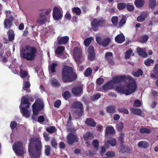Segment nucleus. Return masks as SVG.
Masks as SVG:
<instances>
[{
  "mask_svg": "<svg viewBox=\"0 0 158 158\" xmlns=\"http://www.w3.org/2000/svg\"><path fill=\"white\" fill-rule=\"evenodd\" d=\"M156 5V0H150L149 6L152 8H153Z\"/></svg>",
  "mask_w": 158,
  "mask_h": 158,
  "instance_id": "57",
  "label": "nucleus"
},
{
  "mask_svg": "<svg viewBox=\"0 0 158 158\" xmlns=\"http://www.w3.org/2000/svg\"><path fill=\"white\" fill-rule=\"evenodd\" d=\"M64 50V48L63 46H59L57 50L55 51V53L56 54L61 55L63 54Z\"/></svg>",
  "mask_w": 158,
  "mask_h": 158,
  "instance_id": "28",
  "label": "nucleus"
},
{
  "mask_svg": "<svg viewBox=\"0 0 158 158\" xmlns=\"http://www.w3.org/2000/svg\"><path fill=\"white\" fill-rule=\"evenodd\" d=\"M131 112L136 115H141L142 111L140 109L138 108H132L131 109Z\"/></svg>",
  "mask_w": 158,
  "mask_h": 158,
  "instance_id": "32",
  "label": "nucleus"
},
{
  "mask_svg": "<svg viewBox=\"0 0 158 158\" xmlns=\"http://www.w3.org/2000/svg\"><path fill=\"white\" fill-rule=\"evenodd\" d=\"M82 60V59L80 60V62L79 64H77L78 69L79 71H82L84 69V66L82 65H80Z\"/></svg>",
  "mask_w": 158,
  "mask_h": 158,
  "instance_id": "62",
  "label": "nucleus"
},
{
  "mask_svg": "<svg viewBox=\"0 0 158 158\" xmlns=\"http://www.w3.org/2000/svg\"><path fill=\"white\" fill-rule=\"evenodd\" d=\"M101 97V95L99 94L94 95L91 97V99L93 101H95Z\"/></svg>",
  "mask_w": 158,
  "mask_h": 158,
  "instance_id": "52",
  "label": "nucleus"
},
{
  "mask_svg": "<svg viewBox=\"0 0 158 158\" xmlns=\"http://www.w3.org/2000/svg\"><path fill=\"white\" fill-rule=\"evenodd\" d=\"M154 61L153 60L150 58H149L145 60L144 63L145 65L147 66H149L151 64H153L154 63Z\"/></svg>",
  "mask_w": 158,
  "mask_h": 158,
  "instance_id": "43",
  "label": "nucleus"
},
{
  "mask_svg": "<svg viewBox=\"0 0 158 158\" xmlns=\"http://www.w3.org/2000/svg\"><path fill=\"white\" fill-rule=\"evenodd\" d=\"M115 40L118 43L121 44L125 41V37L123 34L122 33L116 36Z\"/></svg>",
  "mask_w": 158,
  "mask_h": 158,
  "instance_id": "20",
  "label": "nucleus"
},
{
  "mask_svg": "<svg viewBox=\"0 0 158 158\" xmlns=\"http://www.w3.org/2000/svg\"><path fill=\"white\" fill-rule=\"evenodd\" d=\"M42 148L40 138L34 137L31 139L28 145V152L31 158H40L42 154Z\"/></svg>",
  "mask_w": 158,
  "mask_h": 158,
  "instance_id": "2",
  "label": "nucleus"
},
{
  "mask_svg": "<svg viewBox=\"0 0 158 158\" xmlns=\"http://www.w3.org/2000/svg\"><path fill=\"white\" fill-rule=\"evenodd\" d=\"M62 75L63 81L64 82L71 81L76 77V75L73 72L72 68L67 66L64 67L63 69Z\"/></svg>",
  "mask_w": 158,
  "mask_h": 158,
  "instance_id": "3",
  "label": "nucleus"
},
{
  "mask_svg": "<svg viewBox=\"0 0 158 158\" xmlns=\"http://www.w3.org/2000/svg\"><path fill=\"white\" fill-rule=\"evenodd\" d=\"M30 86V84L29 82L28 81H26L25 83H23L22 90H24L27 91L28 92H30V90L28 89V88Z\"/></svg>",
  "mask_w": 158,
  "mask_h": 158,
  "instance_id": "27",
  "label": "nucleus"
},
{
  "mask_svg": "<svg viewBox=\"0 0 158 158\" xmlns=\"http://www.w3.org/2000/svg\"><path fill=\"white\" fill-rule=\"evenodd\" d=\"M92 70L90 68H88L84 73L85 76L88 77L92 73Z\"/></svg>",
  "mask_w": 158,
  "mask_h": 158,
  "instance_id": "44",
  "label": "nucleus"
},
{
  "mask_svg": "<svg viewBox=\"0 0 158 158\" xmlns=\"http://www.w3.org/2000/svg\"><path fill=\"white\" fill-rule=\"evenodd\" d=\"M104 80L103 78H98L97 81V83L98 85H101L104 82Z\"/></svg>",
  "mask_w": 158,
  "mask_h": 158,
  "instance_id": "64",
  "label": "nucleus"
},
{
  "mask_svg": "<svg viewBox=\"0 0 158 158\" xmlns=\"http://www.w3.org/2000/svg\"><path fill=\"white\" fill-rule=\"evenodd\" d=\"M51 144L53 147L56 148L57 144L54 138H53L51 141Z\"/></svg>",
  "mask_w": 158,
  "mask_h": 158,
  "instance_id": "59",
  "label": "nucleus"
},
{
  "mask_svg": "<svg viewBox=\"0 0 158 158\" xmlns=\"http://www.w3.org/2000/svg\"><path fill=\"white\" fill-rule=\"evenodd\" d=\"M51 84L54 86H57L59 85V83L56 79H52L51 81Z\"/></svg>",
  "mask_w": 158,
  "mask_h": 158,
  "instance_id": "60",
  "label": "nucleus"
},
{
  "mask_svg": "<svg viewBox=\"0 0 158 158\" xmlns=\"http://www.w3.org/2000/svg\"><path fill=\"white\" fill-rule=\"evenodd\" d=\"M148 39V36L147 35H143L142 37V39L140 40V42L142 43H145L147 41Z\"/></svg>",
  "mask_w": 158,
  "mask_h": 158,
  "instance_id": "56",
  "label": "nucleus"
},
{
  "mask_svg": "<svg viewBox=\"0 0 158 158\" xmlns=\"http://www.w3.org/2000/svg\"><path fill=\"white\" fill-rule=\"evenodd\" d=\"M139 131L142 133L149 134L151 132V131L146 128L143 127L140 129Z\"/></svg>",
  "mask_w": 158,
  "mask_h": 158,
  "instance_id": "41",
  "label": "nucleus"
},
{
  "mask_svg": "<svg viewBox=\"0 0 158 158\" xmlns=\"http://www.w3.org/2000/svg\"><path fill=\"white\" fill-rule=\"evenodd\" d=\"M20 69V74L21 77L23 78H26V79H29V76L28 75L27 72L26 71H24L23 70V69H25L24 68V66L23 65H21L19 67Z\"/></svg>",
  "mask_w": 158,
  "mask_h": 158,
  "instance_id": "18",
  "label": "nucleus"
},
{
  "mask_svg": "<svg viewBox=\"0 0 158 158\" xmlns=\"http://www.w3.org/2000/svg\"><path fill=\"white\" fill-rule=\"evenodd\" d=\"M126 6V4L123 2L118 3L117 5L118 9L120 10L123 9Z\"/></svg>",
  "mask_w": 158,
  "mask_h": 158,
  "instance_id": "47",
  "label": "nucleus"
},
{
  "mask_svg": "<svg viewBox=\"0 0 158 158\" xmlns=\"http://www.w3.org/2000/svg\"><path fill=\"white\" fill-rule=\"evenodd\" d=\"M85 123L87 125L93 127H95L96 125V123L94 120L90 118L86 119L85 121Z\"/></svg>",
  "mask_w": 158,
  "mask_h": 158,
  "instance_id": "23",
  "label": "nucleus"
},
{
  "mask_svg": "<svg viewBox=\"0 0 158 158\" xmlns=\"http://www.w3.org/2000/svg\"><path fill=\"white\" fill-rule=\"evenodd\" d=\"M56 128L54 127H50L46 128V130L50 133H52L54 132Z\"/></svg>",
  "mask_w": 158,
  "mask_h": 158,
  "instance_id": "51",
  "label": "nucleus"
},
{
  "mask_svg": "<svg viewBox=\"0 0 158 158\" xmlns=\"http://www.w3.org/2000/svg\"><path fill=\"white\" fill-rule=\"evenodd\" d=\"M82 87L80 86L73 88L72 89V92L75 96H80L82 93Z\"/></svg>",
  "mask_w": 158,
  "mask_h": 158,
  "instance_id": "16",
  "label": "nucleus"
},
{
  "mask_svg": "<svg viewBox=\"0 0 158 158\" xmlns=\"http://www.w3.org/2000/svg\"><path fill=\"white\" fill-rule=\"evenodd\" d=\"M72 11L73 13H74L77 15H80L81 13L80 9L77 7L73 8L72 9Z\"/></svg>",
  "mask_w": 158,
  "mask_h": 158,
  "instance_id": "39",
  "label": "nucleus"
},
{
  "mask_svg": "<svg viewBox=\"0 0 158 158\" xmlns=\"http://www.w3.org/2000/svg\"><path fill=\"white\" fill-rule=\"evenodd\" d=\"M110 41V40L109 38L105 39L101 43V45L104 47L107 46Z\"/></svg>",
  "mask_w": 158,
  "mask_h": 158,
  "instance_id": "35",
  "label": "nucleus"
},
{
  "mask_svg": "<svg viewBox=\"0 0 158 158\" xmlns=\"http://www.w3.org/2000/svg\"><path fill=\"white\" fill-rule=\"evenodd\" d=\"M145 17L144 16L141 15L138 17L137 18V20L139 22H142L145 19Z\"/></svg>",
  "mask_w": 158,
  "mask_h": 158,
  "instance_id": "61",
  "label": "nucleus"
},
{
  "mask_svg": "<svg viewBox=\"0 0 158 158\" xmlns=\"http://www.w3.org/2000/svg\"><path fill=\"white\" fill-rule=\"evenodd\" d=\"M69 37L68 36L58 37L57 39L58 43L60 45L65 44L69 41Z\"/></svg>",
  "mask_w": 158,
  "mask_h": 158,
  "instance_id": "17",
  "label": "nucleus"
},
{
  "mask_svg": "<svg viewBox=\"0 0 158 158\" xmlns=\"http://www.w3.org/2000/svg\"><path fill=\"white\" fill-rule=\"evenodd\" d=\"M106 157H102L101 158H110L114 156L115 153L114 152L112 151H109L107 152L106 153Z\"/></svg>",
  "mask_w": 158,
  "mask_h": 158,
  "instance_id": "36",
  "label": "nucleus"
},
{
  "mask_svg": "<svg viewBox=\"0 0 158 158\" xmlns=\"http://www.w3.org/2000/svg\"><path fill=\"white\" fill-rule=\"evenodd\" d=\"M88 57L89 60H93L95 57V54L94 52L89 53Z\"/></svg>",
  "mask_w": 158,
  "mask_h": 158,
  "instance_id": "54",
  "label": "nucleus"
},
{
  "mask_svg": "<svg viewBox=\"0 0 158 158\" xmlns=\"http://www.w3.org/2000/svg\"><path fill=\"white\" fill-rule=\"evenodd\" d=\"M11 67H12L11 69V71L14 74H17L18 73V64L17 63H15V65L14 67H13V65L12 64L10 65Z\"/></svg>",
  "mask_w": 158,
  "mask_h": 158,
  "instance_id": "38",
  "label": "nucleus"
},
{
  "mask_svg": "<svg viewBox=\"0 0 158 158\" xmlns=\"http://www.w3.org/2000/svg\"><path fill=\"white\" fill-rule=\"evenodd\" d=\"M8 38L9 41H11L14 39L15 35L14 31L12 30H9L8 32Z\"/></svg>",
  "mask_w": 158,
  "mask_h": 158,
  "instance_id": "31",
  "label": "nucleus"
},
{
  "mask_svg": "<svg viewBox=\"0 0 158 158\" xmlns=\"http://www.w3.org/2000/svg\"><path fill=\"white\" fill-rule=\"evenodd\" d=\"M13 20L10 19L6 18L4 20V25L5 27L6 28H9L12 24V22Z\"/></svg>",
  "mask_w": 158,
  "mask_h": 158,
  "instance_id": "25",
  "label": "nucleus"
},
{
  "mask_svg": "<svg viewBox=\"0 0 158 158\" xmlns=\"http://www.w3.org/2000/svg\"><path fill=\"white\" fill-rule=\"evenodd\" d=\"M73 108H77L78 109L77 114L79 116H81L83 112V105L79 102H75L72 106Z\"/></svg>",
  "mask_w": 158,
  "mask_h": 158,
  "instance_id": "13",
  "label": "nucleus"
},
{
  "mask_svg": "<svg viewBox=\"0 0 158 158\" xmlns=\"http://www.w3.org/2000/svg\"><path fill=\"white\" fill-rule=\"evenodd\" d=\"M36 53L35 47L27 46L25 47L23 53H20V56L27 60H31L36 56Z\"/></svg>",
  "mask_w": 158,
  "mask_h": 158,
  "instance_id": "4",
  "label": "nucleus"
},
{
  "mask_svg": "<svg viewBox=\"0 0 158 158\" xmlns=\"http://www.w3.org/2000/svg\"><path fill=\"white\" fill-rule=\"evenodd\" d=\"M13 149L16 155L20 156H23L26 152L23 144L19 142H16L14 143Z\"/></svg>",
  "mask_w": 158,
  "mask_h": 158,
  "instance_id": "7",
  "label": "nucleus"
},
{
  "mask_svg": "<svg viewBox=\"0 0 158 158\" xmlns=\"http://www.w3.org/2000/svg\"><path fill=\"white\" fill-rule=\"evenodd\" d=\"M114 86L112 83V82L109 81L104 84L102 87V92H106L109 90L112 89L114 88Z\"/></svg>",
  "mask_w": 158,
  "mask_h": 158,
  "instance_id": "15",
  "label": "nucleus"
},
{
  "mask_svg": "<svg viewBox=\"0 0 158 158\" xmlns=\"http://www.w3.org/2000/svg\"><path fill=\"white\" fill-rule=\"evenodd\" d=\"M106 21L102 19H94L91 23V25L93 30L96 31L98 30V26H102L105 23Z\"/></svg>",
  "mask_w": 158,
  "mask_h": 158,
  "instance_id": "9",
  "label": "nucleus"
},
{
  "mask_svg": "<svg viewBox=\"0 0 158 158\" xmlns=\"http://www.w3.org/2000/svg\"><path fill=\"white\" fill-rule=\"evenodd\" d=\"M149 144L145 141H140L138 144V146L139 148H146L149 146Z\"/></svg>",
  "mask_w": 158,
  "mask_h": 158,
  "instance_id": "26",
  "label": "nucleus"
},
{
  "mask_svg": "<svg viewBox=\"0 0 158 158\" xmlns=\"http://www.w3.org/2000/svg\"><path fill=\"white\" fill-rule=\"evenodd\" d=\"M28 99L29 97L28 95H26L22 97L21 99V105L19 106V108L21 109V112L23 114V115L26 118L29 117L30 113L29 110L26 109L24 108H22V106L23 104L27 105L26 108H29L30 104L29 102Z\"/></svg>",
  "mask_w": 158,
  "mask_h": 158,
  "instance_id": "6",
  "label": "nucleus"
},
{
  "mask_svg": "<svg viewBox=\"0 0 158 158\" xmlns=\"http://www.w3.org/2000/svg\"><path fill=\"white\" fill-rule=\"evenodd\" d=\"M93 40V38L92 37L88 38L85 39L84 41L85 45L87 47L90 44L91 41Z\"/></svg>",
  "mask_w": 158,
  "mask_h": 158,
  "instance_id": "40",
  "label": "nucleus"
},
{
  "mask_svg": "<svg viewBox=\"0 0 158 158\" xmlns=\"http://www.w3.org/2000/svg\"><path fill=\"white\" fill-rule=\"evenodd\" d=\"M115 133L114 129L111 126H108L106 127L105 136H107L108 134H114Z\"/></svg>",
  "mask_w": 158,
  "mask_h": 158,
  "instance_id": "22",
  "label": "nucleus"
},
{
  "mask_svg": "<svg viewBox=\"0 0 158 158\" xmlns=\"http://www.w3.org/2000/svg\"><path fill=\"white\" fill-rule=\"evenodd\" d=\"M5 13L6 15V18L10 19L11 20H13V18L12 16V14L9 10H6L5 11Z\"/></svg>",
  "mask_w": 158,
  "mask_h": 158,
  "instance_id": "42",
  "label": "nucleus"
},
{
  "mask_svg": "<svg viewBox=\"0 0 158 158\" xmlns=\"http://www.w3.org/2000/svg\"><path fill=\"white\" fill-rule=\"evenodd\" d=\"M79 139L73 134H70L67 136V142L69 145H72L73 143L78 141Z\"/></svg>",
  "mask_w": 158,
  "mask_h": 158,
  "instance_id": "10",
  "label": "nucleus"
},
{
  "mask_svg": "<svg viewBox=\"0 0 158 158\" xmlns=\"http://www.w3.org/2000/svg\"><path fill=\"white\" fill-rule=\"evenodd\" d=\"M32 107L33 112L32 118L33 120H36L37 116L38 115L39 111L42 109L44 107L42 101L40 99L36 100L33 105Z\"/></svg>",
  "mask_w": 158,
  "mask_h": 158,
  "instance_id": "5",
  "label": "nucleus"
},
{
  "mask_svg": "<svg viewBox=\"0 0 158 158\" xmlns=\"http://www.w3.org/2000/svg\"><path fill=\"white\" fill-rule=\"evenodd\" d=\"M49 18V16L45 15L44 13H41L40 14L37 22L40 24H43L47 21Z\"/></svg>",
  "mask_w": 158,
  "mask_h": 158,
  "instance_id": "12",
  "label": "nucleus"
},
{
  "mask_svg": "<svg viewBox=\"0 0 158 158\" xmlns=\"http://www.w3.org/2000/svg\"><path fill=\"white\" fill-rule=\"evenodd\" d=\"M73 56L77 64H79L80 62V60L83 59L82 56L81 49L78 48H75L73 51Z\"/></svg>",
  "mask_w": 158,
  "mask_h": 158,
  "instance_id": "8",
  "label": "nucleus"
},
{
  "mask_svg": "<svg viewBox=\"0 0 158 158\" xmlns=\"http://www.w3.org/2000/svg\"><path fill=\"white\" fill-rule=\"evenodd\" d=\"M127 80L129 83L126 87L124 86H118L115 89L116 91L121 94H125L126 95L131 94L134 93L136 88V85L134 79L129 76H118L113 78L111 82L114 87L117 83Z\"/></svg>",
  "mask_w": 158,
  "mask_h": 158,
  "instance_id": "1",
  "label": "nucleus"
},
{
  "mask_svg": "<svg viewBox=\"0 0 158 158\" xmlns=\"http://www.w3.org/2000/svg\"><path fill=\"white\" fill-rule=\"evenodd\" d=\"M137 51L139 55L144 57H146L147 56V54L146 53L145 48H138Z\"/></svg>",
  "mask_w": 158,
  "mask_h": 158,
  "instance_id": "21",
  "label": "nucleus"
},
{
  "mask_svg": "<svg viewBox=\"0 0 158 158\" xmlns=\"http://www.w3.org/2000/svg\"><path fill=\"white\" fill-rule=\"evenodd\" d=\"M63 16L60 9L58 7H55L53 10V17L55 20H58L61 19Z\"/></svg>",
  "mask_w": 158,
  "mask_h": 158,
  "instance_id": "11",
  "label": "nucleus"
},
{
  "mask_svg": "<svg viewBox=\"0 0 158 158\" xmlns=\"http://www.w3.org/2000/svg\"><path fill=\"white\" fill-rule=\"evenodd\" d=\"M126 22V17L125 15H123L122 17V19L120 21L119 23V27H120L122 26Z\"/></svg>",
  "mask_w": 158,
  "mask_h": 158,
  "instance_id": "45",
  "label": "nucleus"
},
{
  "mask_svg": "<svg viewBox=\"0 0 158 158\" xmlns=\"http://www.w3.org/2000/svg\"><path fill=\"white\" fill-rule=\"evenodd\" d=\"M124 136V134L122 132L119 134V135L118 137L119 141L121 142L123 141V137Z\"/></svg>",
  "mask_w": 158,
  "mask_h": 158,
  "instance_id": "63",
  "label": "nucleus"
},
{
  "mask_svg": "<svg viewBox=\"0 0 158 158\" xmlns=\"http://www.w3.org/2000/svg\"><path fill=\"white\" fill-rule=\"evenodd\" d=\"M115 110V107L114 106H108L106 108V111L109 113H113Z\"/></svg>",
  "mask_w": 158,
  "mask_h": 158,
  "instance_id": "37",
  "label": "nucleus"
},
{
  "mask_svg": "<svg viewBox=\"0 0 158 158\" xmlns=\"http://www.w3.org/2000/svg\"><path fill=\"white\" fill-rule=\"evenodd\" d=\"M109 143L112 146H114L116 144V142L115 139L114 138H111L110 140L105 141L104 146L106 148L109 147L108 144Z\"/></svg>",
  "mask_w": 158,
  "mask_h": 158,
  "instance_id": "19",
  "label": "nucleus"
},
{
  "mask_svg": "<svg viewBox=\"0 0 158 158\" xmlns=\"http://www.w3.org/2000/svg\"><path fill=\"white\" fill-rule=\"evenodd\" d=\"M92 143L94 147L97 150H98L99 147L98 141L97 139L94 140L93 141Z\"/></svg>",
  "mask_w": 158,
  "mask_h": 158,
  "instance_id": "48",
  "label": "nucleus"
},
{
  "mask_svg": "<svg viewBox=\"0 0 158 158\" xmlns=\"http://www.w3.org/2000/svg\"><path fill=\"white\" fill-rule=\"evenodd\" d=\"M141 102L140 101L136 100L134 102V106L135 107H139L141 106Z\"/></svg>",
  "mask_w": 158,
  "mask_h": 158,
  "instance_id": "58",
  "label": "nucleus"
},
{
  "mask_svg": "<svg viewBox=\"0 0 158 158\" xmlns=\"http://www.w3.org/2000/svg\"><path fill=\"white\" fill-rule=\"evenodd\" d=\"M116 128L119 131H122L123 128V123L122 122H119L116 124Z\"/></svg>",
  "mask_w": 158,
  "mask_h": 158,
  "instance_id": "34",
  "label": "nucleus"
},
{
  "mask_svg": "<svg viewBox=\"0 0 158 158\" xmlns=\"http://www.w3.org/2000/svg\"><path fill=\"white\" fill-rule=\"evenodd\" d=\"M62 96L64 98L66 99L70 97V94L69 92L66 91L64 93Z\"/></svg>",
  "mask_w": 158,
  "mask_h": 158,
  "instance_id": "50",
  "label": "nucleus"
},
{
  "mask_svg": "<svg viewBox=\"0 0 158 158\" xmlns=\"http://www.w3.org/2000/svg\"><path fill=\"white\" fill-rule=\"evenodd\" d=\"M45 153L47 156H48L50 154L51 150L50 147L49 146L46 145L45 146Z\"/></svg>",
  "mask_w": 158,
  "mask_h": 158,
  "instance_id": "49",
  "label": "nucleus"
},
{
  "mask_svg": "<svg viewBox=\"0 0 158 158\" xmlns=\"http://www.w3.org/2000/svg\"><path fill=\"white\" fill-rule=\"evenodd\" d=\"M84 138L85 140L91 139L94 138L93 135L88 132L84 135Z\"/></svg>",
  "mask_w": 158,
  "mask_h": 158,
  "instance_id": "29",
  "label": "nucleus"
},
{
  "mask_svg": "<svg viewBox=\"0 0 158 158\" xmlns=\"http://www.w3.org/2000/svg\"><path fill=\"white\" fill-rule=\"evenodd\" d=\"M57 66L56 63H52L49 66V73L51 75H53V73H56L55 68Z\"/></svg>",
  "mask_w": 158,
  "mask_h": 158,
  "instance_id": "24",
  "label": "nucleus"
},
{
  "mask_svg": "<svg viewBox=\"0 0 158 158\" xmlns=\"http://www.w3.org/2000/svg\"><path fill=\"white\" fill-rule=\"evenodd\" d=\"M132 52L133 51L131 49H129L126 52L125 55V58L126 59H129Z\"/></svg>",
  "mask_w": 158,
  "mask_h": 158,
  "instance_id": "46",
  "label": "nucleus"
},
{
  "mask_svg": "<svg viewBox=\"0 0 158 158\" xmlns=\"http://www.w3.org/2000/svg\"><path fill=\"white\" fill-rule=\"evenodd\" d=\"M111 21L114 25H116L118 23V18L117 16H113L111 19Z\"/></svg>",
  "mask_w": 158,
  "mask_h": 158,
  "instance_id": "53",
  "label": "nucleus"
},
{
  "mask_svg": "<svg viewBox=\"0 0 158 158\" xmlns=\"http://www.w3.org/2000/svg\"><path fill=\"white\" fill-rule=\"evenodd\" d=\"M118 110L119 112H123L127 114L129 113L128 110L124 108H119L118 109Z\"/></svg>",
  "mask_w": 158,
  "mask_h": 158,
  "instance_id": "55",
  "label": "nucleus"
},
{
  "mask_svg": "<svg viewBox=\"0 0 158 158\" xmlns=\"http://www.w3.org/2000/svg\"><path fill=\"white\" fill-rule=\"evenodd\" d=\"M105 58L110 64L113 65L114 64V63L113 60V56L112 52H106L105 55Z\"/></svg>",
  "mask_w": 158,
  "mask_h": 158,
  "instance_id": "14",
  "label": "nucleus"
},
{
  "mask_svg": "<svg viewBox=\"0 0 158 158\" xmlns=\"http://www.w3.org/2000/svg\"><path fill=\"white\" fill-rule=\"evenodd\" d=\"M135 4L137 7H140L143 5L144 1L143 0H136Z\"/></svg>",
  "mask_w": 158,
  "mask_h": 158,
  "instance_id": "30",
  "label": "nucleus"
},
{
  "mask_svg": "<svg viewBox=\"0 0 158 158\" xmlns=\"http://www.w3.org/2000/svg\"><path fill=\"white\" fill-rule=\"evenodd\" d=\"M143 74V71L140 69H138L136 71L132 72V74L136 77H138L142 75Z\"/></svg>",
  "mask_w": 158,
  "mask_h": 158,
  "instance_id": "33",
  "label": "nucleus"
}]
</instances>
